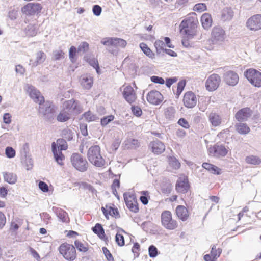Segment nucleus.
<instances>
[{
    "mask_svg": "<svg viewBox=\"0 0 261 261\" xmlns=\"http://www.w3.org/2000/svg\"><path fill=\"white\" fill-rule=\"evenodd\" d=\"M87 158L89 162L97 167H101L105 164V160L101 154L98 145L91 146L88 150Z\"/></svg>",
    "mask_w": 261,
    "mask_h": 261,
    "instance_id": "nucleus-1",
    "label": "nucleus"
},
{
    "mask_svg": "<svg viewBox=\"0 0 261 261\" xmlns=\"http://www.w3.org/2000/svg\"><path fill=\"white\" fill-rule=\"evenodd\" d=\"M56 107L52 102H42L39 106V113L42 115L44 119L51 122L55 118Z\"/></svg>",
    "mask_w": 261,
    "mask_h": 261,
    "instance_id": "nucleus-2",
    "label": "nucleus"
},
{
    "mask_svg": "<svg viewBox=\"0 0 261 261\" xmlns=\"http://www.w3.org/2000/svg\"><path fill=\"white\" fill-rule=\"evenodd\" d=\"M70 161L73 167L79 171L84 172L87 170L88 163L86 159L80 154L73 153L70 157Z\"/></svg>",
    "mask_w": 261,
    "mask_h": 261,
    "instance_id": "nucleus-3",
    "label": "nucleus"
},
{
    "mask_svg": "<svg viewBox=\"0 0 261 261\" xmlns=\"http://www.w3.org/2000/svg\"><path fill=\"white\" fill-rule=\"evenodd\" d=\"M59 251L64 258L68 261H73L76 258L75 247L67 243H62L59 247Z\"/></svg>",
    "mask_w": 261,
    "mask_h": 261,
    "instance_id": "nucleus-4",
    "label": "nucleus"
},
{
    "mask_svg": "<svg viewBox=\"0 0 261 261\" xmlns=\"http://www.w3.org/2000/svg\"><path fill=\"white\" fill-rule=\"evenodd\" d=\"M161 223L167 229L173 230L178 226L177 221L172 218V215L169 211H164L161 214Z\"/></svg>",
    "mask_w": 261,
    "mask_h": 261,
    "instance_id": "nucleus-5",
    "label": "nucleus"
},
{
    "mask_svg": "<svg viewBox=\"0 0 261 261\" xmlns=\"http://www.w3.org/2000/svg\"><path fill=\"white\" fill-rule=\"evenodd\" d=\"M63 108L71 115H76L82 111V107L78 100L74 99L65 101Z\"/></svg>",
    "mask_w": 261,
    "mask_h": 261,
    "instance_id": "nucleus-6",
    "label": "nucleus"
},
{
    "mask_svg": "<svg viewBox=\"0 0 261 261\" xmlns=\"http://www.w3.org/2000/svg\"><path fill=\"white\" fill-rule=\"evenodd\" d=\"M244 76L253 86L261 87V72L256 69L250 68L244 72Z\"/></svg>",
    "mask_w": 261,
    "mask_h": 261,
    "instance_id": "nucleus-7",
    "label": "nucleus"
},
{
    "mask_svg": "<svg viewBox=\"0 0 261 261\" xmlns=\"http://www.w3.org/2000/svg\"><path fill=\"white\" fill-rule=\"evenodd\" d=\"M198 20L193 18L190 17L183 20L180 25L181 31L188 36H192L193 35V31L197 27Z\"/></svg>",
    "mask_w": 261,
    "mask_h": 261,
    "instance_id": "nucleus-8",
    "label": "nucleus"
},
{
    "mask_svg": "<svg viewBox=\"0 0 261 261\" xmlns=\"http://www.w3.org/2000/svg\"><path fill=\"white\" fill-rule=\"evenodd\" d=\"M123 197L126 205L129 211L135 213L139 212L137 200L134 194L124 193Z\"/></svg>",
    "mask_w": 261,
    "mask_h": 261,
    "instance_id": "nucleus-9",
    "label": "nucleus"
},
{
    "mask_svg": "<svg viewBox=\"0 0 261 261\" xmlns=\"http://www.w3.org/2000/svg\"><path fill=\"white\" fill-rule=\"evenodd\" d=\"M42 6L38 3H29L21 8L22 12L26 15H34L40 13Z\"/></svg>",
    "mask_w": 261,
    "mask_h": 261,
    "instance_id": "nucleus-10",
    "label": "nucleus"
},
{
    "mask_svg": "<svg viewBox=\"0 0 261 261\" xmlns=\"http://www.w3.org/2000/svg\"><path fill=\"white\" fill-rule=\"evenodd\" d=\"M220 82V76L217 74H213L206 80L205 87L208 91H214L218 88Z\"/></svg>",
    "mask_w": 261,
    "mask_h": 261,
    "instance_id": "nucleus-11",
    "label": "nucleus"
},
{
    "mask_svg": "<svg viewBox=\"0 0 261 261\" xmlns=\"http://www.w3.org/2000/svg\"><path fill=\"white\" fill-rule=\"evenodd\" d=\"M208 152L211 156L220 158L226 156L228 153V150L225 146L216 144L208 148Z\"/></svg>",
    "mask_w": 261,
    "mask_h": 261,
    "instance_id": "nucleus-12",
    "label": "nucleus"
},
{
    "mask_svg": "<svg viewBox=\"0 0 261 261\" xmlns=\"http://www.w3.org/2000/svg\"><path fill=\"white\" fill-rule=\"evenodd\" d=\"M211 36L214 43L223 42L225 38V31L220 27H215L212 31Z\"/></svg>",
    "mask_w": 261,
    "mask_h": 261,
    "instance_id": "nucleus-13",
    "label": "nucleus"
},
{
    "mask_svg": "<svg viewBox=\"0 0 261 261\" xmlns=\"http://www.w3.org/2000/svg\"><path fill=\"white\" fill-rule=\"evenodd\" d=\"M122 95L125 100L130 105L135 102L137 99L136 92L130 85H128L124 88Z\"/></svg>",
    "mask_w": 261,
    "mask_h": 261,
    "instance_id": "nucleus-14",
    "label": "nucleus"
},
{
    "mask_svg": "<svg viewBox=\"0 0 261 261\" xmlns=\"http://www.w3.org/2000/svg\"><path fill=\"white\" fill-rule=\"evenodd\" d=\"M246 25L251 30L257 31L261 29V14H256L251 17L248 19Z\"/></svg>",
    "mask_w": 261,
    "mask_h": 261,
    "instance_id": "nucleus-15",
    "label": "nucleus"
},
{
    "mask_svg": "<svg viewBox=\"0 0 261 261\" xmlns=\"http://www.w3.org/2000/svg\"><path fill=\"white\" fill-rule=\"evenodd\" d=\"M148 102L154 105H158L163 100V96L158 91L151 90L147 95Z\"/></svg>",
    "mask_w": 261,
    "mask_h": 261,
    "instance_id": "nucleus-16",
    "label": "nucleus"
},
{
    "mask_svg": "<svg viewBox=\"0 0 261 261\" xmlns=\"http://www.w3.org/2000/svg\"><path fill=\"white\" fill-rule=\"evenodd\" d=\"M27 92L33 100L41 105L42 102H44V97L40 94V92L37 90L34 86L31 85L28 86Z\"/></svg>",
    "mask_w": 261,
    "mask_h": 261,
    "instance_id": "nucleus-17",
    "label": "nucleus"
},
{
    "mask_svg": "<svg viewBox=\"0 0 261 261\" xmlns=\"http://www.w3.org/2000/svg\"><path fill=\"white\" fill-rule=\"evenodd\" d=\"M183 101L186 107L193 108L196 105L197 97L193 92L188 91L185 94Z\"/></svg>",
    "mask_w": 261,
    "mask_h": 261,
    "instance_id": "nucleus-18",
    "label": "nucleus"
},
{
    "mask_svg": "<svg viewBox=\"0 0 261 261\" xmlns=\"http://www.w3.org/2000/svg\"><path fill=\"white\" fill-rule=\"evenodd\" d=\"M226 83L230 86L236 85L239 81L238 75L233 71H228L224 74Z\"/></svg>",
    "mask_w": 261,
    "mask_h": 261,
    "instance_id": "nucleus-19",
    "label": "nucleus"
},
{
    "mask_svg": "<svg viewBox=\"0 0 261 261\" xmlns=\"http://www.w3.org/2000/svg\"><path fill=\"white\" fill-rule=\"evenodd\" d=\"M51 150L57 163L60 165H63V161L65 159V156L62 151L59 149V147H57L55 142H53L51 144Z\"/></svg>",
    "mask_w": 261,
    "mask_h": 261,
    "instance_id": "nucleus-20",
    "label": "nucleus"
},
{
    "mask_svg": "<svg viewBox=\"0 0 261 261\" xmlns=\"http://www.w3.org/2000/svg\"><path fill=\"white\" fill-rule=\"evenodd\" d=\"M251 116L249 108H244L239 110L235 115L236 119L240 122L246 121Z\"/></svg>",
    "mask_w": 261,
    "mask_h": 261,
    "instance_id": "nucleus-21",
    "label": "nucleus"
},
{
    "mask_svg": "<svg viewBox=\"0 0 261 261\" xmlns=\"http://www.w3.org/2000/svg\"><path fill=\"white\" fill-rule=\"evenodd\" d=\"M152 151L155 154H161L163 152L165 149V146L163 143L156 139L150 143Z\"/></svg>",
    "mask_w": 261,
    "mask_h": 261,
    "instance_id": "nucleus-22",
    "label": "nucleus"
},
{
    "mask_svg": "<svg viewBox=\"0 0 261 261\" xmlns=\"http://www.w3.org/2000/svg\"><path fill=\"white\" fill-rule=\"evenodd\" d=\"M175 212L178 218L182 221H186L189 217L188 211L184 205H178L176 207Z\"/></svg>",
    "mask_w": 261,
    "mask_h": 261,
    "instance_id": "nucleus-23",
    "label": "nucleus"
},
{
    "mask_svg": "<svg viewBox=\"0 0 261 261\" xmlns=\"http://www.w3.org/2000/svg\"><path fill=\"white\" fill-rule=\"evenodd\" d=\"M202 167L211 174L219 175L222 173L221 169L214 164L204 162L202 164Z\"/></svg>",
    "mask_w": 261,
    "mask_h": 261,
    "instance_id": "nucleus-24",
    "label": "nucleus"
},
{
    "mask_svg": "<svg viewBox=\"0 0 261 261\" xmlns=\"http://www.w3.org/2000/svg\"><path fill=\"white\" fill-rule=\"evenodd\" d=\"M46 58V54L42 51H39L36 54V60L33 61L32 59L30 60V65L32 67H35L43 63Z\"/></svg>",
    "mask_w": 261,
    "mask_h": 261,
    "instance_id": "nucleus-25",
    "label": "nucleus"
},
{
    "mask_svg": "<svg viewBox=\"0 0 261 261\" xmlns=\"http://www.w3.org/2000/svg\"><path fill=\"white\" fill-rule=\"evenodd\" d=\"M92 230L101 240L105 241H108V238L105 234V230L101 224L96 223L95 225L92 228Z\"/></svg>",
    "mask_w": 261,
    "mask_h": 261,
    "instance_id": "nucleus-26",
    "label": "nucleus"
},
{
    "mask_svg": "<svg viewBox=\"0 0 261 261\" xmlns=\"http://www.w3.org/2000/svg\"><path fill=\"white\" fill-rule=\"evenodd\" d=\"M52 211L61 222L63 223L67 222L68 214L65 211L61 208L55 206L52 207Z\"/></svg>",
    "mask_w": 261,
    "mask_h": 261,
    "instance_id": "nucleus-27",
    "label": "nucleus"
},
{
    "mask_svg": "<svg viewBox=\"0 0 261 261\" xmlns=\"http://www.w3.org/2000/svg\"><path fill=\"white\" fill-rule=\"evenodd\" d=\"M208 120L214 127H217L221 125L222 118L220 115L215 112H211L208 115Z\"/></svg>",
    "mask_w": 261,
    "mask_h": 261,
    "instance_id": "nucleus-28",
    "label": "nucleus"
},
{
    "mask_svg": "<svg viewBox=\"0 0 261 261\" xmlns=\"http://www.w3.org/2000/svg\"><path fill=\"white\" fill-rule=\"evenodd\" d=\"M190 185L188 179L178 180L176 184V190L181 193H186L189 189Z\"/></svg>",
    "mask_w": 261,
    "mask_h": 261,
    "instance_id": "nucleus-29",
    "label": "nucleus"
},
{
    "mask_svg": "<svg viewBox=\"0 0 261 261\" xmlns=\"http://www.w3.org/2000/svg\"><path fill=\"white\" fill-rule=\"evenodd\" d=\"M201 22L203 28L205 30H208L212 24V18L211 15L207 13L202 14L201 17Z\"/></svg>",
    "mask_w": 261,
    "mask_h": 261,
    "instance_id": "nucleus-30",
    "label": "nucleus"
},
{
    "mask_svg": "<svg viewBox=\"0 0 261 261\" xmlns=\"http://www.w3.org/2000/svg\"><path fill=\"white\" fill-rule=\"evenodd\" d=\"M71 118V116L63 108L57 116V120L60 122L68 121Z\"/></svg>",
    "mask_w": 261,
    "mask_h": 261,
    "instance_id": "nucleus-31",
    "label": "nucleus"
},
{
    "mask_svg": "<svg viewBox=\"0 0 261 261\" xmlns=\"http://www.w3.org/2000/svg\"><path fill=\"white\" fill-rule=\"evenodd\" d=\"M186 84V82L185 80H181L180 81L176 87L173 86L172 91L174 94L176 95V97L178 98L179 95L181 94Z\"/></svg>",
    "mask_w": 261,
    "mask_h": 261,
    "instance_id": "nucleus-32",
    "label": "nucleus"
},
{
    "mask_svg": "<svg viewBox=\"0 0 261 261\" xmlns=\"http://www.w3.org/2000/svg\"><path fill=\"white\" fill-rule=\"evenodd\" d=\"M237 131L240 134L246 135L250 130V128L246 123H238L235 125Z\"/></svg>",
    "mask_w": 261,
    "mask_h": 261,
    "instance_id": "nucleus-33",
    "label": "nucleus"
},
{
    "mask_svg": "<svg viewBox=\"0 0 261 261\" xmlns=\"http://www.w3.org/2000/svg\"><path fill=\"white\" fill-rule=\"evenodd\" d=\"M5 181L10 184H14L17 181V175L13 173L6 172L4 174Z\"/></svg>",
    "mask_w": 261,
    "mask_h": 261,
    "instance_id": "nucleus-34",
    "label": "nucleus"
},
{
    "mask_svg": "<svg viewBox=\"0 0 261 261\" xmlns=\"http://www.w3.org/2000/svg\"><path fill=\"white\" fill-rule=\"evenodd\" d=\"M139 46L143 53L147 56L152 59L154 57V54L148 47L146 43L142 42L139 44Z\"/></svg>",
    "mask_w": 261,
    "mask_h": 261,
    "instance_id": "nucleus-35",
    "label": "nucleus"
},
{
    "mask_svg": "<svg viewBox=\"0 0 261 261\" xmlns=\"http://www.w3.org/2000/svg\"><path fill=\"white\" fill-rule=\"evenodd\" d=\"M175 109L173 107H169L165 109L164 115L168 120H172L175 117Z\"/></svg>",
    "mask_w": 261,
    "mask_h": 261,
    "instance_id": "nucleus-36",
    "label": "nucleus"
},
{
    "mask_svg": "<svg viewBox=\"0 0 261 261\" xmlns=\"http://www.w3.org/2000/svg\"><path fill=\"white\" fill-rule=\"evenodd\" d=\"M82 116L88 122L96 121L98 119L97 115L93 114L90 111L85 112Z\"/></svg>",
    "mask_w": 261,
    "mask_h": 261,
    "instance_id": "nucleus-37",
    "label": "nucleus"
},
{
    "mask_svg": "<svg viewBox=\"0 0 261 261\" xmlns=\"http://www.w3.org/2000/svg\"><path fill=\"white\" fill-rule=\"evenodd\" d=\"M233 16V12L230 8H226L223 10L222 13V18L223 20H229Z\"/></svg>",
    "mask_w": 261,
    "mask_h": 261,
    "instance_id": "nucleus-38",
    "label": "nucleus"
},
{
    "mask_svg": "<svg viewBox=\"0 0 261 261\" xmlns=\"http://www.w3.org/2000/svg\"><path fill=\"white\" fill-rule=\"evenodd\" d=\"M38 32V29L36 25L29 24L25 28L26 34L29 36H34Z\"/></svg>",
    "mask_w": 261,
    "mask_h": 261,
    "instance_id": "nucleus-39",
    "label": "nucleus"
},
{
    "mask_svg": "<svg viewBox=\"0 0 261 261\" xmlns=\"http://www.w3.org/2000/svg\"><path fill=\"white\" fill-rule=\"evenodd\" d=\"M247 163L252 165H259L261 163V160L259 157L254 155L248 156L245 159Z\"/></svg>",
    "mask_w": 261,
    "mask_h": 261,
    "instance_id": "nucleus-40",
    "label": "nucleus"
},
{
    "mask_svg": "<svg viewBox=\"0 0 261 261\" xmlns=\"http://www.w3.org/2000/svg\"><path fill=\"white\" fill-rule=\"evenodd\" d=\"M74 246L80 252H86L88 250V244H83L79 240L74 241Z\"/></svg>",
    "mask_w": 261,
    "mask_h": 261,
    "instance_id": "nucleus-41",
    "label": "nucleus"
},
{
    "mask_svg": "<svg viewBox=\"0 0 261 261\" xmlns=\"http://www.w3.org/2000/svg\"><path fill=\"white\" fill-rule=\"evenodd\" d=\"M93 80L91 77H84L81 81L82 86L86 89H89L92 86Z\"/></svg>",
    "mask_w": 261,
    "mask_h": 261,
    "instance_id": "nucleus-42",
    "label": "nucleus"
},
{
    "mask_svg": "<svg viewBox=\"0 0 261 261\" xmlns=\"http://www.w3.org/2000/svg\"><path fill=\"white\" fill-rule=\"evenodd\" d=\"M156 49L157 54H161L164 51V47L165 46V43L162 40H156L154 44Z\"/></svg>",
    "mask_w": 261,
    "mask_h": 261,
    "instance_id": "nucleus-43",
    "label": "nucleus"
},
{
    "mask_svg": "<svg viewBox=\"0 0 261 261\" xmlns=\"http://www.w3.org/2000/svg\"><path fill=\"white\" fill-rule=\"evenodd\" d=\"M73 132L68 128H65L62 130V136L65 140L71 141L73 139Z\"/></svg>",
    "mask_w": 261,
    "mask_h": 261,
    "instance_id": "nucleus-44",
    "label": "nucleus"
},
{
    "mask_svg": "<svg viewBox=\"0 0 261 261\" xmlns=\"http://www.w3.org/2000/svg\"><path fill=\"white\" fill-rule=\"evenodd\" d=\"M101 43L106 46H115V38H105L101 40Z\"/></svg>",
    "mask_w": 261,
    "mask_h": 261,
    "instance_id": "nucleus-45",
    "label": "nucleus"
},
{
    "mask_svg": "<svg viewBox=\"0 0 261 261\" xmlns=\"http://www.w3.org/2000/svg\"><path fill=\"white\" fill-rule=\"evenodd\" d=\"M57 145L60 150H65L68 146L66 140L64 139H58L57 140Z\"/></svg>",
    "mask_w": 261,
    "mask_h": 261,
    "instance_id": "nucleus-46",
    "label": "nucleus"
},
{
    "mask_svg": "<svg viewBox=\"0 0 261 261\" xmlns=\"http://www.w3.org/2000/svg\"><path fill=\"white\" fill-rule=\"evenodd\" d=\"M77 50L74 46H71L69 50V57L70 61L72 63H74L76 61L75 55Z\"/></svg>",
    "mask_w": 261,
    "mask_h": 261,
    "instance_id": "nucleus-47",
    "label": "nucleus"
},
{
    "mask_svg": "<svg viewBox=\"0 0 261 261\" xmlns=\"http://www.w3.org/2000/svg\"><path fill=\"white\" fill-rule=\"evenodd\" d=\"M169 162L170 166L174 169H178L180 167V162L174 157H170Z\"/></svg>",
    "mask_w": 261,
    "mask_h": 261,
    "instance_id": "nucleus-48",
    "label": "nucleus"
},
{
    "mask_svg": "<svg viewBox=\"0 0 261 261\" xmlns=\"http://www.w3.org/2000/svg\"><path fill=\"white\" fill-rule=\"evenodd\" d=\"M114 119V116L112 115L104 116L101 119L100 123L102 126H106Z\"/></svg>",
    "mask_w": 261,
    "mask_h": 261,
    "instance_id": "nucleus-49",
    "label": "nucleus"
},
{
    "mask_svg": "<svg viewBox=\"0 0 261 261\" xmlns=\"http://www.w3.org/2000/svg\"><path fill=\"white\" fill-rule=\"evenodd\" d=\"M149 256L151 258H154L158 255L157 248L153 245H151L148 248Z\"/></svg>",
    "mask_w": 261,
    "mask_h": 261,
    "instance_id": "nucleus-50",
    "label": "nucleus"
},
{
    "mask_svg": "<svg viewBox=\"0 0 261 261\" xmlns=\"http://www.w3.org/2000/svg\"><path fill=\"white\" fill-rule=\"evenodd\" d=\"M142 195L140 197V200L144 205H146L148 203L149 196L147 191H143L141 192Z\"/></svg>",
    "mask_w": 261,
    "mask_h": 261,
    "instance_id": "nucleus-51",
    "label": "nucleus"
},
{
    "mask_svg": "<svg viewBox=\"0 0 261 261\" xmlns=\"http://www.w3.org/2000/svg\"><path fill=\"white\" fill-rule=\"evenodd\" d=\"M64 53L62 50H56L53 53V59L54 60H60L64 58Z\"/></svg>",
    "mask_w": 261,
    "mask_h": 261,
    "instance_id": "nucleus-52",
    "label": "nucleus"
},
{
    "mask_svg": "<svg viewBox=\"0 0 261 261\" xmlns=\"http://www.w3.org/2000/svg\"><path fill=\"white\" fill-rule=\"evenodd\" d=\"M5 154L8 158H13L15 156V150L10 146H8L5 149Z\"/></svg>",
    "mask_w": 261,
    "mask_h": 261,
    "instance_id": "nucleus-53",
    "label": "nucleus"
},
{
    "mask_svg": "<svg viewBox=\"0 0 261 261\" xmlns=\"http://www.w3.org/2000/svg\"><path fill=\"white\" fill-rule=\"evenodd\" d=\"M115 241L119 246H123L125 244L124 238L122 234L117 233L115 236Z\"/></svg>",
    "mask_w": 261,
    "mask_h": 261,
    "instance_id": "nucleus-54",
    "label": "nucleus"
},
{
    "mask_svg": "<svg viewBox=\"0 0 261 261\" xmlns=\"http://www.w3.org/2000/svg\"><path fill=\"white\" fill-rule=\"evenodd\" d=\"M195 11L201 12L206 10V6L204 3H198L193 8Z\"/></svg>",
    "mask_w": 261,
    "mask_h": 261,
    "instance_id": "nucleus-55",
    "label": "nucleus"
},
{
    "mask_svg": "<svg viewBox=\"0 0 261 261\" xmlns=\"http://www.w3.org/2000/svg\"><path fill=\"white\" fill-rule=\"evenodd\" d=\"M89 49V44L85 41L82 42L78 46L77 52H86Z\"/></svg>",
    "mask_w": 261,
    "mask_h": 261,
    "instance_id": "nucleus-56",
    "label": "nucleus"
},
{
    "mask_svg": "<svg viewBox=\"0 0 261 261\" xmlns=\"http://www.w3.org/2000/svg\"><path fill=\"white\" fill-rule=\"evenodd\" d=\"M88 62L91 66L96 69V72L98 73L100 68L97 60L95 58L90 59Z\"/></svg>",
    "mask_w": 261,
    "mask_h": 261,
    "instance_id": "nucleus-57",
    "label": "nucleus"
},
{
    "mask_svg": "<svg viewBox=\"0 0 261 261\" xmlns=\"http://www.w3.org/2000/svg\"><path fill=\"white\" fill-rule=\"evenodd\" d=\"M131 110L133 112V114L137 117H140L142 114L141 109L140 108V107L138 106L132 105Z\"/></svg>",
    "mask_w": 261,
    "mask_h": 261,
    "instance_id": "nucleus-58",
    "label": "nucleus"
},
{
    "mask_svg": "<svg viewBox=\"0 0 261 261\" xmlns=\"http://www.w3.org/2000/svg\"><path fill=\"white\" fill-rule=\"evenodd\" d=\"M103 253L108 261H114V258L110 251L105 247L102 248Z\"/></svg>",
    "mask_w": 261,
    "mask_h": 261,
    "instance_id": "nucleus-59",
    "label": "nucleus"
},
{
    "mask_svg": "<svg viewBox=\"0 0 261 261\" xmlns=\"http://www.w3.org/2000/svg\"><path fill=\"white\" fill-rule=\"evenodd\" d=\"M151 81L154 83L163 85L165 83V80L162 77L153 75L150 77Z\"/></svg>",
    "mask_w": 261,
    "mask_h": 261,
    "instance_id": "nucleus-60",
    "label": "nucleus"
},
{
    "mask_svg": "<svg viewBox=\"0 0 261 261\" xmlns=\"http://www.w3.org/2000/svg\"><path fill=\"white\" fill-rule=\"evenodd\" d=\"M221 252H222L221 249H217L216 248V246L215 245H214L212 248L211 253L212 256H214V257H215V259H216L217 257H218L220 255Z\"/></svg>",
    "mask_w": 261,
    "mask_h": 261,
    "instance_id": "nucleus-61",
    "label": "nucleus"
},
{
    "mask_svg": "<svg viewBox=\"0 0 261 261\" xmlns=\"http://www.w3.org/2000/svg\"><path fill=\"white\" fill-rule=\"evenodd\" d=\"M102 11L101 7L98 5H94L92 7V12L96 16H99Z\"/></svg>",
    "mask_w": 261,
    "mask_h": 261,
    "instance_id": "nucleus-62",
    "label": "nucleus"
},
{
    "mask_svg": "<svg viewBox=\"0 0 261 261\" xmlns=\"http://www.w3.org/2000/svg\"><path fill=\"white\" fill-rule=\"evenodd\" d=\"M140 246L138 243L135 242L134 243L132 251L137 257H138L139 255V251L140 250Z\"/></svg>",
    "mask_w": 261,
    "mask_h": 261,
    "instance_id": "nucleus-63",
    "label": "nucleus"
},
{
    "mask_svg": "<svg viewBox=\"0 0 261 261\" xmlns=\"http://www.w3.org/2000/svg\"><path fill=\"white\" fill-rule=\"evenodd\" d=\"M177 123L184 128L187 129L190 127L188 122L186 119L184 118H180L178 120Z\"/></svg>",
    "mask_w": 261,
    "mask_h": 261,
    "instance_id": "nucleus-64",
    "label": "nucleus"
}]
</instances>
